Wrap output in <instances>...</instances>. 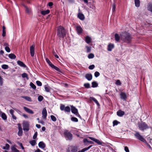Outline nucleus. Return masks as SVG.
Instances as JSON below:
<instances>
[{"mask_svg": "<svg viewBox=\"0 0 152 152\" xmlns=\"http://www.w3.org/2000/svg\"><path fill=\"white\" fill-rule=\"evenodd\" d=\"M84 86L85 87L87 88H90V85L89 83H86L84 84Z\"/></svg>", "mask_w": 152, "mask_h": 152, "instance_id": "40", "label": "nucleus"}, {"mask_svg": "<svg viewBox=\"0 0 152 152\" xmlns=\"http://www.w3.org/2000/svg\"><path fill=\"white\" fill-rule=\"evenodd\" d=\"M95 67V66L94 64L91 65L89 66L88 68L90 70L93 69Z\"/></svg>", "mask_w": 152, "mask_h": 152, "instance_id": "50", "label": "nucleus"}, {"mask_svg": "<svg viewBox=\"0 0 152 152\" xmlns=\"http://www.w3.org/2000/svg\"><path fill=\"white\" fill-rule=\"evenodd\" d=\"M29 124L28 122H24L23 124V129L24 131H28L29 130Z\"/></svg>", "mask_w": 152, "mask_h": 152, "instance_id": "8", "label": "nucleus"}, {"mask_svg": "<svg viewBox=\"0 0 152 152\" xmlns=\"http://www.w3.org/2000/svg\"><path fill=\"white\" fill-rule=\"evenodd\" d=\"M39 147L41 148H45V145L43 142H40L38 144Z\"/></svg>", "mask_w": 152, "mask_h": 152, "instance_id": "26", "label": "nucleus"}, {"mask_svg": "<svg viewBox=\"0 0 152 152\" xmlns=\"http://www.w3.org/2000/svg\"><path fill=\"white\" fill-rule=\"evenodd\" d=\"M91 39L90 37L87 36L85 37V41L87 44H89L91 42Z\"/></svg>", "mask_w": 152, "mask_h": 152, "instance_id": "28", "label": "nucleus"}, {"mask_svg": "<svg viewBox=\"0 0 152 152\" xmlns=\"http://www.w3.org/2000/svg\"><path fill=\"white\" fill-rule=\"evenodd\" d=\"M77 17L79 19L81 20L84 19L85 17L84 15L81 13H79L77 15Z\"/></svg>", "mask_w": 152, "mask_h": 152, "instance_id": "27", "label": "nucleus"}, {"mask_svg": "<svg viewBox=\"0 0 152 152\" xmlns=\"http://www.w3.org/2000/svg\"><path fill=\"white\" fill-rule=\"evenodd\" d=\"M18 130L19 131L18 133V134L19 136H21L22 135L23 133V131L22 128L20 126L19 124H18Z\"/></svg>", "mask_w": 152, "mask_h": 152, "instance_id": "23", "label": "nucleus"}, {"mask_svg": "<svg viewBox=\"0 0 152 152\" xmlns=\"http://www.w3.org/2000/svg\"><path fill=\"white\" fill-rule=\"evenodd\" d=\"M114 47V44L110 43L107 46V50L109 51H111Z\"/></svg>", "mask_w": 152, "mask_h": 152, "instance_id": "16", "label": "nucleus"}, {"mask_svg": "<svg viewBox=\"0 0 152 152\" xmlns=\"http://www.w3.org/2000/svg\"><path fill=\"white\" fill-rule=\"evenodd\" d=\"M71 120L72 121L74 122H77L78 121L77 118L74 117H72L71 118Z\"/></svg>", "mask_w": 152, "mask_h": 152, "instance_id": "42", "label": "nucleus"}, {"mask_svg": "<svg viewBox=\"0 0 152 152\" xmlns=\"http://www.w3.org/2000/svg\"><path fill=\"white\" fill-rule=\"evenodd\" d=\"M30 143L32 146H34L36 144V141L34 140H32L29 142Z\"/></svg>", "mask_w": 152, "mask_h": 152, "instance_id": "38", "label": "nucleus"}, {"mask_svg": "<svg viewBox=\"0 0 152 152\" xmlns=\"http://www.w3.org/2000/svg\"><path fill=\"white\" fill-rule=\"evenodd\" d=\"M92 87L93 88H95L97 87L98 84L96 81H93L91 83Z\"/></svg>", "mask_w": 152, "mask_h": 152, "instance_id": "35", "label": "nucleus"}, {"mask_svg": "<svg viewBox=\"0 0 152 152\" xmlns=\"http://www.w3.org/2000/svg\"><path fill=\"white\" fill-rule=\"evenodd\" d=\"M89 138L91 140L95 142H96V143H97L99 145H100L102 144L101 142L98 139H95L94 137H89Z\"/></svg>", "mask_w": 152, "mask_h": 152, "instance_id": "12", "label": "nucleus"}, {"mask_svg": "<svg viewBox=\"0 0 152 152\" xmlns=\"http://www.w3.org/2000/svg\"><path fill=\"white\" fill-rule=\"evenodd\" d=\"M26 11L27 13H28V14L30 13V10H29L28 8L27 7H26Z\"/></svg>", "mask_w": 152, "mask_h": 152, "instance_id": "60", "label": "nucleus"}, {"mask_svg": "<svg viewBox=\"0 0 152 152\" xmlns=\"http://www.w3.org/2000/svg\"><path fill=\"white\" fill-rule=\"evenodd\" d=\"M45 91L48 92L50 91V88L48 85H45L44 87Z\"/></svg>", "mask_w": 152, "mask_h": 152, "instance_id": "36", "label": "nucleus"}, {"mask_svg": "<svg viewBox=\"0 0 152 152\" xmlns=\"http://www.w3.org/2000/svg\"><path fill=\"white\" fill-rule=\"evenodd\" d=\"M87 5L91 8L95 10L96 9V7L94 5L91 4V3L87 4Z\"/></svg>", "mask_w": 152, "mask_h": 152, "instance_id": "29", "label": "nucleus"}, {"mask_svg": "<svg viewBox=\"0 0 152 152\" xmlns=\"http://www.w3.org/2000/svg\"><path fill=\"white\" fill-rule=\"evenodd\" d=\"M38 86H41L42 85V83L39 81H37L36 82Z\"/></svg>", "mask_w": 152, "mask_h": 152, "instance_id": "52", "label": "nucleus"}, {"mask_svg": "<svg viewBox=\"0 0 152 152\" xmlns=\"http://www.w3.org/2000/svg\"><path fill=\"white\" fill-rule=\"evenodd\" d=\"M120 36L121 39L124 42L129 44L131 42L132 37L129 33L124 32L121 34Z\"/></svg>", "mask_w": 152, "mask_h": 152, "instance_id": "1", "label": "nucleus"}, {"mask_svg": "<svg viewBox=\"0 0 152 152\" xmlns=\"http://www.w3.org/2000/svg\"><path fill=\"white\" fill-rule=\"evenodd\" d=\"M3 84V78L0 76V86H2Z\"/></svg>", "mask_w": 152, "mask_h": 152, "instance_id": "57", "label": "nucleus"}, {"mask_svg": "<svg viewBox=\"0 0 152 152\" xmlns=\"http://www.w3.org/2000/svg\"><path fill=\"white\" fill-rule=\"evenodd\" d=\"M8 66L6 64H3L1 66V67L2 68L4 69H7L8 68Z\"/></svg>", "mask_w": 152, "mask_h": 152, "instance_id": "45", "label": "nucleus"}, {"mask_svg": "<svg viewBox=\"0 0 152 152\" xmlns=\"http://www.w3.org/2000/svg\"><path fill=\"white\" fill-rule=\"evenodd\" d=\"M135 6L137 7H139L140 6V0H134Z\"/></svg>", "mask_w": 152, "mask_h": 152, "instance_id": "32", "label": "nucleus"}, {"mask_svg": "<svg viewBox=\"0 0 152 152\" xmlns=\"http://www.w3.org/2000/svg\"><path fill=\"white\" fill-rule=\"evenodd\" d=\"M83 142L85 143H88V140L87 139H85L83 140Z\"/></svg>", "mask_w": 152, "mask_h": 152, "instance_id": "61", "label": "nucleus"}, {"mask_svg": "<svg viewBox=\"0 0 152 152\" xmlns=\"http://www.w3.org/2000/svg\"><path fill=\"white\" fill-rule=\"evenodd\" d=\"M115 39L117 42H119L121 39V36H119L118 34L116 33L114 35Z\"/></svg>", "mask_w": 152, "mask_h": 152, "instance_id": "19", "label": "nucleus"}, {"mask_svg": "<svg viewBox=\"0 0 152 152\" xmlns=\"http://www.w3.org/2000/svg\"><path fill=\"white\" fill-rule=\"evenodd\" d=\"M22 97L23 99H24L26 100L28 102H31L32 101L31 98L27 96H22Z\"/></svg>", "mask_w": 152, "mask_h": 152, "instance_id": "33", "label": "nucleus"}, {"mask_svg": "<svg viewBox=\"0 0 152 152\" xmlns=\"http://www.w3.org/2000/svg\"><path fill=\"white\" fill-rule=\"evenodd\" d=\"M147 9L149 11L152 12V3H149L147 5Z\"/></svg>", "mask_w": 152, "mask_h": 152, "instance_id": "25", "label": "nucleus"}, {"mask_svg": "<svg viewBox=\"0 0 152 152\" xmlns=\"http://www.w3.org/2000/svg\"><path fill=\"white\" fill-rule=\"evenodd\" d=\"M64 134L67 140H71L72 138V134L68 131H66L64 132Z\"/></svg>", "mask_w": 152, "mask_h": 152, "instance_id": "5", "label": "nucleus"}, {"mask_svg": "<svg viewBox=\"0 0 152 152\" xmlns=\"http://www.w3.org/2000/svg\"><path fill=\"white\" fill-rule=\"evenodd\" d=\"M50 11L49 10H47L45 11H41V14L43 15H45L46 14H49Z\"/></svg>", "mask_w": 152, "mask_h": 152, "instance_id": "30", "label": "nucleus"}, {"mask_svg": "<svg viewBox=\"0 0 152 152\" xmlns=\"http://www.w3.org/2000/svg\"><path fill=\"white\" fill-rule=\"evenodd\" d=\"M6 35V32L5 31H2V36L3 37H5Z\"/></svg>", "mask_w": 152, "mask_h": 152, "instance_id": "62", "label": "nucleus"}, {"mask_svg": "<svg viewBox=\"0 0 152 152\" xmlns=\"http://www.w3.org/2000/svg\"><path fill=\"white\" fill-rule=\"evenodd\" d=\"M60 109L61 111H64L65 112L69 113L71 110L69 106L65 107L64 104H61L60 105Z\"/></svg>", "mask_w": 152, "mask_h": 152, "instance_id": "4", "label": "nucleus"}, {"mask_svg": "<svg viewBox=\"0 0 152 152\" xmlns=\"http://www.w3.org/2000/svg\"><path fill=\"white\" fill-rule=\"evenodd\" d=\"M23 108L24 110L27 113L31 114H33L34 113V112L32 110L28 107H24Z\"/></svg>", "mask_w": 152, "mask_h": 152, "instance_id": "15", "label": "nucleus"}, {"mask_svg": "<svg viewBox=\"0 0 152 152\" xmlns=\"http://www.w3.org/2000/svg\"><path fill=\"white\" fill-rule=\"evenodd\" d=\"M18 64L20 66L26 68V66L23 63V62L20 61H18L17 62Z\"/></svg>", "mask_w": 152, "mask_h": 152, "instance_id": "24", "label": "nucleus"}, {"mask_svg": "<svg viewBox=\"0 0 152 152\" xmlns=\"http://www.w3.org/2000/svg\"><path fill=\"white\" fill-rule=\"evenodd\" d=\"M115 84L117 85L120 86L121 85V83L119 80H116L115 82Z\"/></svg>", "mask_w": 152, "mask_h": 152, "instance_id": "51", "label": "nucleus"}, {"mask_svg": "<svg viewBox=\"0 0 152 152\" xmlns=\"http://www.w3.org/2000/svg\"><path fill=\"white\" fill-rule=\"evenodd\" d=\"M8 57L11 59H15L16 57V56L13 53H11L9 55Z\"/></svg>", "mask_w": 152, "mask_h": 152, "instance_id": "34", "label": "nucleus"}, {"mask_svg": "<svg viewBox=\"0 0 152 152\" xmlns=\"http://www.w3.org/2000/svg\"><path fill=\"white\" fill-rule=\"evenodd\" d=\"M92 146V145H90L87 148H83L81 150V152H84L88 150Z\"/></svg>", "mask_w": 152, "mask_h": 152, "instance_id": "39", "label": "nucleus"}, {"mask_svg": "<svg viewBox=\"0 0 152 152\" xmlns=\"http://www.w3.org/2000/svg\"><path fill=\"white\" fill-rule=\"evenodd\" d=\"M125 113L124 111L119 110L117 112V115L119 117H122L124 114Z\"/></svg>", "mask_w": 152, "mask_h": 152, "instance_id": "18", "label": "nucleus"}, {"mask_svg": "<svg viewBox=\"0 0 152 152\" xmlns=\"http://www.w3.org/2000/svg\"><path fill=\"white\" fill-rule=\"evenodd\" d=\"M71 110L72 113L76 115V114H78V110L77 109H76L75 107H74L72 105L71 106Z\"/></svg>", "mask_w": 152, "mask_h": 152, "instance_id": "13", "label": "nucleus"}, {"mask_svg": "<svg viewBox=\"0 0 152 152\" xmlns=\"http://www.w3.org/2000/svg\"><path fill=\"white\" fill-rule=\"evenodd\" d=\"M43 97L42 96H39L38 97V99L39 102H40L43 99Z\"/></svg>", "mask_w": 152, "mask_h": 152, "instance_id": "47", "label": "nucleus"}, {"mask_svg": "<svg viewBox=\"0 0 152 152\" xmlns=\"http://www.w3.org/2000/svg\"><path fill=\"white\" fill-rule=\"evenodd\" d=\"M30 86L34 89H35L36 88V86L32 82L30 83Z\"/></svg>", "mask_w": 152, "mask_h": 152, "instance_id": "43", "label": "nucleus"}, {"mask_svg": "<svg viewBox=\"0 0 152 152\" xmlns=\"http://www.w3.org/2000/svg\"><path fill=\"white\" fill-rule=\"evenodd\" d=\"M46 62L48 63V65L53 69H54L57 71L60 72V70L59 68L55 66L53 64H52L49 60L46 58L45 59Z\"/></svg>", "mask_w": 152, "mask_h": 152, "instance_id": "6", "label": "nucleus"}, {"mask_svg": "<svg viewBox=\"0 0 152 152\" xmlns=\"http://www.w3.org/2000/svg\"><path fill=\"white\" fill-rule=\"evenodd\" d=\"M138 126L139 129L142 131L148 128V125L145 122L139 124Z\"/></svg>", "mask_w": 152, "mask_h": 152, "instance_id": "7", "label": "nucleus"}, {"mask_svg": "<svg viewBox=\"0 0 152 152\" xmlns=\"http://www.w3.org/2000/svg\"><path fill=\"white\" fill-rule=\"evenodd\" d=\"M42 118L44 119H46L47 115V111L46 108H44L42 111Z\"/></svg>", "mask_w": 152, "mask_h": 152, "instance_id": "10", "label": "nucleus"}, {"mask_svg": "<svg viewBox=\"0 0 152 152\" xmlns=\"http://www.w3.org/2000/svg\"><path fill=\"white\" fill-rule=\"evenodd\" d=\"M11 149L12 151L13 152L14 151H15L16 150H18L14 146H12L11 147Z\"/></svg>", "mask_w": 152, "mask_h": 152, "instance_id": "55", "label": "nucleus"}, {"mask_svg": "<svg viewBox=\"0 0 152 152\" xmlns=\"http://www.w3.org/2000/svg\"><path fill=\"white\" fill-rule=\"evenodd\" d=\"M94 57V55L93 54L91 53L89 54L88 56V58L89 59L92 58Z\"/></svg>", "mask_w": 152, "mask_h": 152, "instance_id": "46", "label": "nucleus"}, {"mask_svg": "<svg viewBox=\"0 0 152 152\" xmlns=\"http://www.w3.org/2000/svg\"><path fill=\"white\" fill-rule=\"evenodd\" d=\"M5 49L6 51L7 52H10V48L8 46L5 47Z\"/></svg>", "mask_w": 152, "mask_h": 152, "instance_id": "54", "label": "nucleus"}, {"mask_svg": "<svg viewBox=\"0 0 152 152\" xmlns=\"http://www.w3.org/2000/svg\"><path fill=\"white\" fill-rule=\"evenodd\" d=\"M100 75L98 71H96L94 73V76L95 77H97Z\"/></svg>", "mask_w": 152, "mask_h": 152, "instance_id": "49", "label": "nucleus"}, {"mask_svg": "<svg viewBox=\"0 0 152 152\" xmlns=\"http://www.w3.org/2000/svg\"><path fill=\"white\" fill-rule=\"evenodd\" d=\"M50 118L51 120L54 122L56 121L57 119L56 117L53 115H51L50 116Z\"/></svg>", "mask_w": 152, "mask_h": 152, "instance_id": "41", "label": "nucleus"}, {"mask_svg": "<svg viewBox=\"0 0 152 152\" xmlns=\"http://www.w3.org/2000/svg\"><path fill=\"white\" fill-rule=\"evenodd\" d=\"M115 7L114 4H113L112 5V10L113 12H114L115 9Z\"/></svg>", "mask_w": 152, "mask_h": 152, "instance_id": "59", "label": "nucleus"}, {"mask_svg": "<svg viewBox=\"0 0 152 152\" xmlns=\"http://www.w3.org/2000/svg\"><path fill=\"white\" fill-rule=\"evenodd\" d=\"M57 35L59 37L63 38L66 36V31L63 26H60L58 27L57 31Z\"/></svg>", "mask_w": 152, "mask_h": 152, "instance_id": "2", "label": "nucleus"}, {"mask_svg": "<svg viewBox=\"0 0 152 152\" xmlns=\"http://www.w3.org/2000/svg\"><path fill=\"white\" fill-rule=\"evenodd\" d=\"M121 99L125 100L126 98V95L125 93L122 92L120 94Z\"/></svg>", "mask_w": 152, "mask_h": 152, "instance_id": "21", "label": "nucleus"}, {"mask_svg": "<svg viewBox=\"0 0 152 152\" xmlns=\"http://www.w3.org/2000/svg\"><path fill=\"white\" fill-rule=\"evenodd\" d=\"M124 150L126 152H129L128 148L127 146L124 147Z\"/></svg>", "mask_w": 152, "mask_h": 152, "instance_id": "56", "label": "nucleus"}, {"mask_svg": "<svg viewBox=\"0 0 152 152\" xmlns=\"http://www.w3.org/2000/svg\"><path fill=\"white\" fill-rule=\"evenodd\" d=\"M119 123H120V122H118L117 120H114L113 122V126H114L117 125Z\"/></svg>", "mask_w": 152, "mask_h": 152, "instance_id": "44", "label": "nucleus"}, {"mask_svg": "<svg viewBox=\"0 0 152 152\" xmlns=\"http://www.w3.org/2000/svg\"><path fill=\"white\" fill-rule=\"evenodd\" d=\"M35 152H43L41 151L39 149H38L37 150H36Z\"/></svg>", "mask_w": 152, "mask_h": 152, "instance_id": "64", "label": "nucleus"}, {"mask_svg": "<svg viewBox=\"0 0 152 152\" xmlns=\"http://www.w3.org/2000/svg\"><path fill=\"white\" fill-rule=\"evenodd\" d=\"M22 77L23 78L26 77L27 80H28L29 79L28 75L26 73H23L22 74Z\"/></svg>", "mask_w": 152, "mask_h": 152, "instance_id": "37", "label": "nucleus"}, {"mask_svg": "<svg viewBox=\"0 0 152 152\" xmlns=\"http://www.w3.org/2000/svg\"><path fill=\"white\" fill-rule=\"evenodd\" d=\"M72 152H77V148L75 146L69 147Z\"/></svg>", "mask_w": 152, "mask_h": 152, "instance_id": "22", "label": "nucleus"}, {"mask_svg": "<svg viewBox=\"0 0 152 152\" xmlns=\"http://www.w3.org/2000/svg\"><path fill=\"white\" fill-rule=\"evenodd\" d=\"M85 78L88 81L91 80L92 78V76L91 74L88 73L86 74Z\"/></svg>", "mask_w": 152, "mask_h": 152, "instance_id": "14", "label": "nucleus"}, {"mask_svg": "<svg viewBox=\"0 0 152 152\" xmlns=\"http://www.w3.org/2000/svg\"><path fill=\"white\" fill-rule=\"evenodd\" d=\"M31 55L32 57H33L34 54V47L33 45L31 46L30 48Z\"/></svg>", "mask_w": 152, "mask_h": 152, "instance_id": "11", "label": "nucleus"}, {"mask_svg": "<svg viewBox=\"0 0 152 152\" xmlns=\"http://www.w3.org/2000/svg\"><path fill=\"white\" fill-rule=\"evenodd\" d=\"M134 135L137 139L140 140L141 142H146V141L145 139L142 135H140L139 132H136L134 134Z\"/></svg>", "mask_w": 152, "mask_h": 152, "instance_id": "3", "label": "nucleus"}, {"mask_svg": "<svg viewBox=\"0 0 152 152\" xmlns=\"http://www.w3.org/2000/svg\"><path fill=\"white\" fill-rule=\"evenodd\" d=\"M0 116L1 118L4 120H6L7 119V116L5 114L2 112H0Z\"/></svg>", "mask_w": 152, "mask_h": 152, "instance_id": "20", "label": "nucleus"}, {"mask_svg": "<svg viewBox=\"0 0 152 152\" xmlns=\"http://www.w3.org/2000/svg\"><path fill=\"white\" fill-rule=\"evenodd\" d=\"M37 132H36L34 134L33 137V138L34 139H36L37 137Z\"/></svg>", "mask_w": 152, "mask_h": 152, "instance_id": "53", "label": "nucleus"}, {"mask_svg": "<svg viewBox=\"0 0 152 152\" xmlns=\"http://www.w3.org/2000/svg\"><path fill=\"white\" fill-rule=\"evenodd\" d=\"M1 147L3 149L9 150L10 148V145L8 144H5V146H2Z\"/></svg>", "mask_w": 152, "mask_h": 152, "instance_id": "31", "label": "nucleus"}, {"mask_svg": "<svg viewBox=\"0 0 152 152\" xmlns=\"http://www.w3.org/2000/svg\"><path fill=\"white\" fill-rule=\"evenodd\" d=\"M76 30L77 34L80 35L83 32V30L81 26H76Z\"/></svg>", "mask_w": 152, "mask_h": 152, "instance_id": "9", "label": "nucleus"}, {"mask_svg": "<svg viewBox=\"0 0 152 152\" xmlns=\"http://www.w3.org/2000/svg\"><path fill=\"white\" fill-rule=\"evenodd\" d=\"M9 112L11 115H14V111L12 109L10 110Z\"/></svg>", "mask_w": 152, "mask_h": 152, "instance_id": "58", "label": "nucleus"}, {"mask_svg": "<svg viewBox=\"0 0 152 152\" xmlns=\"http://www.w3.org/2000/svg\"><path fill=\"white\" fill-rule=\"evenodd\" d=\"M89 100L91 101H93L96 104L97 106H99L100 105V104L99 102L94 97H90L89 98Z\"/></svg>", "mask_w": 152, "mask_h": 152, "instance_id": "17", "label": "nucleus"}, {"mask_svg": "<svg viewBox=\"0 0 152 152\" xmlns=\"http://www.w3.org/2000/svg\"><path fill=\"white\" fill-rule=\"evenodd\" d=\"M87 50L86 52L87 53H89L91 51V47H89L88 46H86V47Z\"/></svg>", "mask_w": 152, "mask_h": 152, "instance_id": "48", "label": "nucleus"}, {"mask_svg": "<svg viewBox=\"0 0 152 152\" xmlns=\"http://www.w3.org/2000/svg\"><path fill=\"white\" fill-rule=\"evenodd\" d=\"M16 112H17L18 113H21V112L19 110L17 109L16 108L14 109Z\"/></svg>", "mask_w": 152, "mask_h": 152, "instance_id": "63", "label": "nucleus"}]
</instances>
